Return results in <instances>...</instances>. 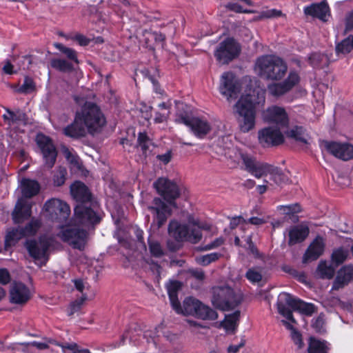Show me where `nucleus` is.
I'll use <instances>...</instances> for the list:
<instances>
[{
  "instance_id": "cd10ccee",
  "label": "nucleus",
  "mask_w": 353,
  "mask_h": 353,
  "mask_svg": "<svg viewBox=\"0 0 353 353\" xmlns=\"http://www.w3.org/2000/svg\"><path fill=\"white\" fill-rule=\"evenodd\" d=\"M13 221L20 223L31 216V206L26 199L21 198L16 203L14 210L12 213Z\"/></svg>"
},
{
  "instance_id": "2f4dec72",
  "label": "nucleus",
  "mask_w": 353,
  "mask_h": 353,
  "mask_svg": "<svg viewBox=\"0 0 353 353\" xmlns=\"http://www.w3.org/2000/svg\"><path fill=\"white\" fill-rule=\"evenodd\" d=\"M23 237H24V233L21 230V227L8 230L5 236V250H8L14 246Z\"/></svg>"
},
{
  "instance_id": "7c9ffc66",
  "label": "nucleus",
  "mask_w": 353,
  "mask_h": 353,
  "mask_svg": "<svg viewBox=\"0 0 353 353\" xmlns=\"http://www.w3.org/2000/svg\"><path fill=\"white\" fill-rule=\"evenodd\" d=\"M21 193L24 198H32L37 194L40 190V185L37 181L23 179L21 181Z\"/></svg>"
},
{
  "instance_id": "864d4df0",
  "label": "nucleus",
  "mask_w": 353,
  "mask_h": 353,
  "mask_svg": "<svg viewBox=\"0 0 353 353\" xmlns=\"http://www.w3.org/2000/svg\"><path fill=\"white\" fill-rule=\"evenodd\" d=\"M325 321L323 316H319L312 321V327L316 330V332L323 333L325 332L324 328Z\"/></svg>"
},
{
  "instance_id": "13d9d810",
  "label": "nucleus",
  "mask_w": 353,
  "mask_h": 353,
  "mask_svg": "<svg viewBox=\"0 0 353 353\" xmlns=\"http://www.w3.org/2000/svg\"><path fill=\"white\" fill-rule=\"evenodd\" d=\"M291 337L294 343L298 346L299 348H301L303 346V342L302 340V336L297 330L291 333Z\"/></svg>"
},
{
  "instance_id": "603ef678",
  "label": "nucleus",
  "mask_w": 353,
  "mask_h": 353,
  "mask_svg": "<svg viewBox=\"0 0 353 353\" xmlns=\"http://www.w3.org/2000/svg\"><path fill=\"white\" fill-rule=\"evenodd\" d=\"M86 299V296L83 295L79 300L72 302L68 309V316L73 315L75 312L79 311L83 301Z\"/></svg>"
},
{
  "instance_id": "4c0bfd02",
  "label": "nucleus",
  "mask_w": 353,
  "mask_h": 353,
  "mask_svg": "<svg viewBox=\"0 0 353 353\" xmlns=\"http://www.w3.org/2000/svg\"><path fill=\"white\" fill-rule=\"evenodd\" d=\"M138 146L145 157L151 152L153 143L145 132H139L137 138Z\"/></svg>"
},
{
  "instance_id": "3c124183",
  "label": "nucleus",
  "mask_w": 353,
  "mask_h": 353,
  "mask_svg": "<svg viewBox=\"0 0 353 353\" xmlns=\"http://www.w3.org/2000/svg\"><path fill=\"white\" fill-rule=\"evenodd\" d=\"M281 210L285 214H294L301 212V206L298 203H294L288 205H281L279 207Z\"/></svg>"
},
{
  "instance_id": "4d7b16f0",
  "label": "nucleus",
  "mask_w": 353,
  "mask_h": 353,
  "mask_svg": "<svg viewBox=\"0 0 353 353\" xmlns=\"http://www.w3.org/2000/svg\"><path fill=\"white\" fill-rule=\"evenodd\" d=\"M10 281V275L9 272L5 268L0 269V283L3 285L8 284Z\"/></svg>"
},
{
  "instance_id": "6ab92c4d",
  "label": "nucleus",
  "mask_w": 353,
  "mask_h": 353,
  "mask_svg": "<svg viewBox=\"0 0 353 353\" xmlns=\"http://www.w3.org/2000/svg\"><path fill=\"white\" fill-rule=\"evenodd\" d=\"M264 120L269 123L276 124L279 128H287L289 124V117L283 107L272 105L269 107L264 112Z\"/></svg>"
},
{
  "instance_id": "69168bd1",
  "label": "nucleus",
  "mask_w": 353,
  "mask_h": 353,
  "mask_svg": "<svg viewBox=\"0 0 353 353\" xmlns=\"http://www.w3.org/2000/svg\"><path fill=\"white\" fill-rule=\"evenodd\" d=\"M245 248L248 250V251L250 254H252L254 257L259 256V252L258 249L256 248V247L255 246V245L254 244V243H250Z\"/></svg>"
},
{
  "instance_id": "9b49d317",
  "label": "nucleus",
  "mask_w": 353,
  "mask_h": 353,
  "mask_svg": "<svg viewBox=\"0 0 353 353\" xmlns=\"http://www.w3.org/2000/svg\"><path fill=\"white\" fill-rule=\"evenodd\" d=\"M179 314L192 315L203 320H216L218 317L215 310L191 296L185 299Z\"/></svg>"
},
{
  "instance_id": "774afa93",
  "label": "nucleus",
  "mask_w": 353,
  "mask_h": 353,
  "mask_svg": "<svg viewBox=\"0 0 353 353\" xmlns=\"http://www.w3.org/2000/svg\"><path fill=\"white\" fill-rule=\"evenodd\" d=\"M346 28L348 30L353 28V10L347 17Z\"/></svg>"
},
{
  "instance_id": "de8ad7c7",
  "label": "nucleus",
  "mask_w": 353,
  "mask_h": 353,
  "mask_svg": "<svg viewBox=\"0 0 353 353\" xmlns=\"http://www.w3.org/2000/svg\"><path fill=\"white\" fill-rule=\"evenodd\" d=\"M347 257V251L342 248L334 250L332 254V260L336 265L343 263Z\"/></svg>"
},
{
  "instance_id": "7ed1b4c3",
  "label": "nucleus",
  "mask_w": 353,
  "mask_h": 353,
  "mask_svg": "<svg viewBox=\"0 0 353 353\" xmlns=\"http://www.w3.org/2000/svg\"><path fill=\"white\" fill-rule=\"evenodd\" d=\"M256 71L261 78L279 81L288 71L287 63L283 59L275 55H263L256 61Z\"/></svg>"
},
{
  "instance_id": "393cba45",
  "label": "nucleus",
  "mask_w": 353,
  "mask_h": 353,
  "mask_svg": "<svg viewBox=\"0 0 353 353\" xmlns=\"http://www.w3.org/2000/svg\"><path fill=\"white\" fill-rule=\"evenodd\" d=\"M325 243L323 237L317 236L310 243L303 256V263H307L316 260L324 251Z\"/></svg>"
},
{
  "instance_id": "49530a36",
  "label": "nucleus",
  "mask_w": 353,
  "mask_h": 353,
  "mask_svg": "<svg viewBox=\"0 0 353 353\" xmlns=\"http://www.w3.org/2000/svg\"><path fill=\"white\" fill-rule=\"evenodd\" d=\"M35 90V84L32 78L26 77L23 83L18 88L17 92L22 94H28Z\"/></svg>"
},
{
  "instance_id": "1a4fd4ad",
  "label": "nucleus",
  "mask_w": 353,
  "mask_h": 353,
  "mask_svg": "<svg viewBox=\"0 0 353 353\" xmlns=\"http://www.w3.org/2000/svg\"><path fill=\"white\" fill-rule=\"evenodd\" d=\"M175 122L188 127L192 134L199 139H203L212 130L209 121L204 117H192L188 112H179Z\"/></svg>"
},
{
  "instance_id": "a19ab883",
  "label": "nucleus",
  "mask_w": 353,
  "mask_h": 353,
  "mask_svg": "<svg viewBox=\"0 0 353 353\" xmlns=\"http://www.w3.org/2000/svg\"><path fill=\"white\" fill-rule=\"evenodd\" d=\"M307 352L308 353H327V348L324 341L310 338Z\"/></svg>"
},
{
  "instance_id": "052dcab7",
  "label": "nucleus",
  "mask_w": 353,
  "mask_h": 353,
  "mask_svg": "<svg viewBox=\"0 0 353 353\" xmlns=\"http://www.w3.org/2000/svg\"><path fill=\"white\" fill-rule=\"evenodd\" d=\"M74 40L77 41L79 45L82 46H85L89 44L90 39L85 37L84 35L81 34H77L74 37Z\"/></svg>"
},
{
  "instance_id": "aec40b11",
  "label": "nucleus",
  "mask_w": 353,
  "mask_h": 353,
  "mask_svg": "<svg viewBox=\"0 0 353 353\" xmlns=\"http://www.w3.org/2000/svg\"><path fill=\"white\" fill-rule=\"evenodd\" d=\"M325 148L335 157L343 161L353 159V145L347 143L326 142Z\"/></svg>"
},
{
  "instance_id": "8fccbe9b",
  "label": "nucleus",
  "mask_w": 353,
  "mask_h": 353,
  "mask_svg": "<svg viewBox=\"0 0 353 353\" xmlns=\"http://www.w3.org/2000/svg\"><path fill=\"white\" fill-rule=\"evenodd\" d=\"M67 175V170L64 168H59L53 176L54 184L56 186H61L64 184Z\"/></svg>"
},
{
  "instance_id": "680f3d73",
  "label": "nucleus",
  "mask_w": 353,
  "mask_h": 353,
  "mask_svg": "<svg viewBox=\"0 0 353 353\" xmlns=\"http://www.w3.org/2000/svg\"><path fill=\"white\" fill-rule=\"evenodd\" d=\"M245 223H250L255 225H260L265 223V220L259 217H251L248 220H246Z\"/></svg>"
},
{
  "instance_id": "6e6d98bb",
  "label": "nucleus",
  "mask_w": 353,
  "mask_h": 353,
  "mask_svg": "<svg viewBox=\"0 0 353 353\" xmlns=\"http://www.w3.org/2000/svg\"><path fill=\"white\" fill-rule=\"evenodd\" d=\"M9 349L12 350L14 353L20 352H27L28 348V343H16L11 344Z\"/></svg>"
},
{
  "instance_id": "58836bf2",
  "label": "nucleus",
  "mask_w": 353,
  "mask_h": 353,
  "mask_svg": "<svg viewBox=\"0 0 353 353\" xmlns=\"http://www.w3.org/2000/svg\"><path fill=\"white\" fill-rule=\"evenodd\" d=\"M148 247L150 254L156 258H160L165 254V251L161 243L150 236L148 239Z\"/></svg>"
},
{
  "instance_id": "79ce46f5",
  "label": "nucleus",
  "mask_w": 353,
  "mask_h": 353,
  "mask_svg": "<svg viewBox=\"0 0 353 353\" xmlns=\"http://www.w3.org/2000/svg\"><path fill=\"white\" fill-rule=\"evenodd\" d=\"M222 256V254L219 252H212L196 258V261L198 264L207 266L211 263L218 261Z\"/></svg>"
},
{
  "instance_id": "ea45409f",
  "label": "nucleus",
  "mask_w": 353,
  "mask_h": 353,
  "mask_svg": "<svg viewBox=\"0 0 353 353\" xmlns=\"http://www.w3.org/2000/svg\"><path fill=\"white\" fill-rule=\"evenodd\" d=\"M51 66L53 68L63 72H69L74 70V66L70 61L61 59H52Z\"/></svg>"
},
{
  "instance_id": "a211bd4d",
  "label": "nucleus",
  "mask_w": 353,
  "mask_h": 353,
  "mask_svg": "<svg viewBox=\"0 0 353 353\" xmlns=\"http://www.w3.org/2000/svg\"><path fill=\"white\" fill-rule=\"evenodd\" d=\"M281 128L273 126L264 128L259 131V143L263 148L277 146L284 142V136Z\"/></svg>"
},
{
  "instance_id": "c85d7f7f",
  "label": "nucleus",
  "mask_w": 353,
  "mask_h": 353,
  "mask_svg": "<svg viewBox=\"0 0 353 353\" xmlns=\"http://www.w3.org/2000/svg\"><path fill=\"white\" fill-rule=\"evenodd\" d=\"M309 232L310 230L307 225L301 224L291 227L288 231V245L292 246L302 243L309 235Z\"/></svg>"
},
{
  "instance_id": "2eb2a0df",
  "label": "nucleus",
  "mask_w": 353,
  "mask_h": 353,
  "mask_svg": "<svg viewBox=\"0 0 353 353\" xmlns=\"http://www.w3.org/2000/svg\"><path fill=\"white\" fill-rule=\"evenodd\" d=\"M36 143L43 155L45 165L52 168L57 157V151L52 139L43 134H38L36 137Z\"/></svg>"
},
{
  "instance_id": "9d476101",
  "label": "nucleus",
  "mask_w": 353,
  "mask_h": 353,
  "mask_svg": "<svg viewBox=\"0 0 353 353\" xmlns=\"http://www.w3.org/2000/svg\"><path fill=\"white\" fill-rule=\"evenodd\" d=\"M239 303L240 301L230 287L225 285L212 288V303L216 308L228 311L237 306Z\"/></svg>"
},
{
  "instance_id": "bb28decb",
  "label": "nucleus",
  "mask_w": 353,
  "mask_h": 353,
  "mask_svg": "<svg viewBox=\"0 0 353 353\" xmlns=\"http://www.w3.org/2000/svg\"><path fill=\"white\" fill-rule=\"evenodd\" d=\"M304 13L306 15L326 21L327 15H329L330 13V8L327 3L323 1L320 3H312L309 6L305 7Z\"/></svg>"
},
{
  "instance_id": "0e129e2a",
  "label": "nucleus",
  "mask_w": 353,
  "mask_h": 353,
  "mask_svg": "<svg viewBox=\"0 0 353 353\" xmlns=\"http://www.w3.org/2000/svg\"><path fill=\"white\" fill-rule=\"evenodd\" d=\"M228 8L236 12H248L247 10H243L241 6L239 5L238 3H229L228 5Z\"/></svg>"
},
{
  "instance_id": "37998d69",
  "label": "nucleus",
  "mask_w": 353,
  "mask_h": 353,
  "mask_svg": "<svg viewBox=\"0 0 353 353\" xmlns=\"http://www.w3.org/2000/svg\"><path fill=\"white\" fill-rule=\"evenodd\" d=\"M54 46L64 54L69 60L73 61L76 64H79V61L77 58V53L76 50L72 48H68L60 43H54Z\"/></svg>"
},
{
  "instance_id": "dca6fc26",
  "label": "nucleus",
  "mask_w": 353,
  "mask_h": 353,
  "mask_svg": "<svg viewBox=\"0 0 353 353\" xmlns=\"http://www.w3.org/2000/svg\"><path fill=\"white\" fill-rule=\"evenodd\" d=\"M300 81L299 74L291 70L287 78L279 83H272L268 85L269 94L274 97H281L291 91Z\"/></svg>"
},
{
  "instance_id": "72a5a7b5",
  "label": "nucleus",
  "mask_w": 353,
  "mask_h": 353,
  "mask_svg": "<svg viewBox=\"0 0 353 353\" xmlns=\"http://www.w3.org/2000/svg\"><path fill=\"white\" fill-rule=\"evenodd\" d=\"M269 174L271 179L276 184H281L287 180V176L278 167L267 163L264 170V176Z\"/></svg>"
},
{
  "instance_id": "f704fd0d",
  "label": "nucleus",
  "mask_w": 353,
  "mask_h": 353,
  "mask_svg": "<svg viewBox=\"0 0 353 353\" xmlns=\"http://www.w3.org/2000/svg\"><path fill=\"white\" fill-rule=\"evenodd\" d=\"M335 270L331 264L325 261H321L316 268L317 276L323 279H331L334 275Z\"/></svg>"
},
{
  "instance_id": "c03bdc74",
  "label": "nucleus",
  "mask_w": 353,
  "mask_h": 353,
  "mask_svg": "<svg viewBox=\"0 0 353 353\" xmlns=\"http://www.w3.org/2000/svg\"><path fill=\"white\" fill-rule=\"evenodd\" d=\"M41 225V222L39 219H32L24 228H21L24 236L34 235Z\"/></svg>"
},
{
  "instance_id": "a18cd8bd",
  "label": "nucleus",
  "mask_w": 353,
  "mask_h": 353,
  "mask_svg": "<svg viewBox=\"0 0 353 353\" xmlns=\"http://www.w3.org/2000/svg\"><path fill=\"white\" fill-rule=\"evenodd\" d=\"M353 49V36H349L336 46V52L337 54H347Z\"/></svg>"
},
{
  "instance_id": "473e14b6",
  "label": "nucleus",
  "mask_w": 353,
  "mask_h": 353,
  "mask_svg": "<svg viewBox=\"0 0 353 353\" xmlns=\"http://www.w3.org/2000/svg\"><path fill=\"white\" fill-rule=\"evenodd\" d=\"M7 114L3 115V119L6 124L11 126L14 124H19L25 121L26 114L20 110L12 111L8 108L6 109Z\"/></svg>"
},
{
  "instance_id": "6e6552de",
  "label": "nucleus",
  "mask_w": 353,
  "mask_h": 353,
  "mask_svg": "<svg viewBox=\"0 0 353 353\" xmlns=\"http://www.w3.org/2000/svg\"><path fill=\"white\" fill-rule=\"evenodd\" d=\"M71 223L73 228H63L59 236L63 241L69 243L73 248L83 250L85 248L88 239V231L86 229H89L95 225L88 227L76 225L74 224L72 219Z\"/></svg>"
},
{
  "instance_id": "ddd939ff",
  "label": "nucleus",
  "mask_w": 353,
  "mask_h": 353,
  "mask_svg": "<svg viewBox=\"0 0 353 353\" xmlns=\"http://www.w3.org/2000/svg\"><path fill=\"white\" fill-rule=\"evenodd\" d=\"M43 209L50 219L60 223L65 221L70 214L69 205L58 199H51L47 201L44 204Z\"/></svg>"
},
{
  "instance_id": "bf43d9fd",
  "label": "nucleus",
  "mask_w": 353,
  "mask_h": 353,
  "mask_svg": "<svg viewBox=\"0 0 353 353\" xmlns=\"http://www.w3.org/2000/svg\"><path fill=\"white\" fill-rule=\"evenodd\" d=\"M150 265V270L155 274L156 277L159 279L160 278L161 267L157 263L152 261L149 263Z\"/></svg>"
},
{
  "instance_id": "f8f14e48",
  "label": "nucleus",
  "mask_w": 353,
  "mask_h": 353,
  "mask_svg": "<svg viewBox=\"0 0 353 353\" xmlns=\"http://www.w3.org/2000/svg\"><path fill=\"white\" fill-rule=\"evenodd\" d=\"M240 52V45L233 38L228 37L219 43L214 56L219 62L227 64L237 57Z\"/></svg>"
},
{
  "instance_id": "e2e57ef3",
  "label": "nucleus",
  "mask_w": 353,
  "mask_h": 353,
  "mask_svg": "<svg viewBox=\"0 0 353 353\" xmlns=\"http://www.w3.org/2000/svg\"><path fill=\"white\" fill-rule=\"evenodd\" d=\"M29 346H33L37 347L38 350H46L49 347L48 345L46 343H41V342H37V341H32L28 343V347Z\"/></svg>"
},
{
  "instance_id": "09e8293b",
  "label": "nucleus",
  "mask_w": 353,
  "mask_h": 353,
  "mask_svg": "<svg viewBox=\"0 0 353 353\" xmlns=\"http://www.w3.org/2000/svg\"><path fill=\"white\" fill-rule=\"evenodd\" d=\"M245 277L252 283H256L262 280V274L256 268L248 269L245 274Z\"/></svg>"
},
{
  "instance_id": "f3484780",
  "label": "nucleus",
  "mask_w": 353,
  "mask_h": 353,
  "mask_svg": "<svg viewBox=\"0 0 353 353\" xmlns=\"http://www.w3.org/2000/svg\"><path fill=\"white\" fill-rule=\"evenodd\" d=\"M241 91V85L232 72H223L220 79L219 92L228 101L236 99Z\"/></svg>"
},
{
  "instance_id": "e433bc0d",
  "label": "nucleus",
  "mask_w": 353,
  "mask_h": 353,
  "mask_svg": "<svg viewBox=\"0 0 353 353\" xmlns=\"http://www.w3.org/2000/svg\"><path fill=\"white\" fill-rule=\"evenodd\" d=\"M240 317V311L236 310L232 314L225 316V320L221 325L228 332H234Z\"/></svg>"
},
{
  "instance_id": "39448f33",
  "label": "nucleus",
  "mask_w": 353,
  "mask_h": 353,
  "mask_svg": "<svg viewBox=\"0 0 353 353\" xmlns=\"http://www.w3.org/2000/svg\"><path fill=\"white\" fill-rule=\"evenodd\" d=\"M276 305L279 313L292 323H296V321L287 305L307 316H311L315 312L314 304L305 303L287 292H282L279 295Z\"/></svg>"
},
{
  "instance_id": "b1692460",
  "label": "nucleus",
  "mask_w": 353,
  "mask_h": 353,
  "mask_svg": "<svg viewBox=\"0 0 353 353\" xmlns=\"http://www.w3.org/2000/svg\"><path fill=\"white\" fill-rule=\"evenodd\" d=\"M149 210L156 214L155 221L158 229L165 223L172 213L171 209L160 198L154 199L153 205L149 207Z\"/></svg>"
},
{
  "instance_id": "f03ea898",
  "label": "nucleus",
  "mask_w": 353,
  "mask_h": 353,
  "mask_svg": "<svg viewBox=\"0 0 353 353\" xmlns=\"http://www.w3.org/2000/svg\"><path fill=\"white\" fill-rule=\"evenodd\" d=\"M265 102L264 92L254 90L241 97L235 104V114L239 128L243 132H248L255 125L256 105Z\"/></svg>"
},
{
  "instance_id": "5fc2aeb1",
  "label": "nucleus",
  "mask_w": 353,
  "mask_h": 353,
  "mask_svg": "<svg viewBox=\"0 0 353 353\" xmlns=\"http://www.w3.org/2000/svg\"><path fill=\"white\" fill-rule=\"evenodd\" d=\"M225 242V239L223 237H219L214 239L210 243H208L201 248L202 251H208L217 248L222 245Z\"/></svg>"
},
{
  "instance_id": "20e7f679",
  "label": "nucleus",
  "mask_w": 353,
  "mask_h": 353,
  "mask_svg": "<svg viewBox=\"0 0 353 353\" xmlns=\"http://www.w3.org/2000/svg\"><path fill=\"white\" fill-rule=\"evenodd\" d=\"M79 119L85 125L89 134L94 135L101 132L106 124V119L100 107L94 102L86 101L76 112Z\"/></svg>"
},
{
  "instance_id": "412c9836",
  "label": "nucleus",
  "mask_w": 353,
  "mask_h": 353,
  "mask_svg": "<svg viewBox=\"0 0 353 353\" xmlns=\"http://www.w3.org/2000/svg\"><path fill=\"white\" fill-rule=\"evenodd\" d=\"M239 155L246 171L257 179L264 176L267 163L258 161L256 158L247 153L240 152Z\"/></svg>"
},
{
  "instance_id": "423d86ee",
  "label": "nucleus",
  "mask_w": 353,
  "mask_h": 353,
  "mask_svg": "<svg viewBox=\"0 0 353 353\" xmlns=\"http://www.w3.org/2000/svg\"><path fill=\"white\" fill-rule=\"evenodd\" d=\"M189 223L192 225L181 224L175 220H172L168 225L169 234L177 241L197 243L202 239L201 229L204 227L199 225L196 221L192 223L189 220Z\"/></svg>"
},
{
  "instance_id": "0eeeda50",
  "label": "nucleus",
  "mask_w": 353,
  "mask_h": 353,
  "mask_svg": "<svg viewBox=\"0 0 353 353\" xmlns=\"http://www.w3.org/2000/svg\"><path fill=\"white\" fill-rule=\"evenodd\" d=\"M52 241L46 236H41L38 239H28L24 243L29 256L34 261H40L41 265H45L50 257V249Z\"/></svg>"
},
{
  "instance_id": "4be33fe9",
  "label": "nucleus",
  "mask_w": 353,
  "mask_h": 353,
  "mask_svg": "<svg viewBox=\"0 0 353 353\" xmlns=\"http://www.w3.org/2000/svg\"><path fill=\"white\" fill-rule=\"evenodd\" d=\"M30 291L23 283L15 282L10 289V302L16 305H24L30 299Z\"/></svg>"
},
{
  "instance_id": "f257e3e1",
  "label": "nucleus",
  "mask_w": 353,
  "mask_h": 353,
  "mask_svg": "<svg viewBox=\"0 0 353 353\" xmlns=\"http://www.w3.org/2000/svg\"><path fill=\"white\" fill-rule=\"evenodd\" d=\"M70 193L78 202L74 210V224L85 227L99 224L102 217L88 187L81 181H75L70 185Z\"/></svg>"
},
{
  "instance_id": "c9c22d12",
  "label": "nucleus",
  "mask_w": 353,
  "mask_h": 353,
  "mask_svg": "<svg viewBox=\"0 0 353 353\" xmlns=\"http://www.w3.org/2000/svg\"><path fill=\"white\" fill-rule=\"evenodd\" d=\"M286 135L288 137L294 139L296 141L305 144L307 143L308 134L302 126H294L286 132Z\"/></svg>"
},
{
  "instance_id": "5701e85b",
  "label": "nucleus",
  "mask_w": 353,
  "mask_h": 353,
  "mask_svg": "<svg viewBox=\"0 0 353 353\" xmlns=\"http://www.w3.org/2000/svg\"><path fill=\"white\" fill-rule=\"evenodd\" d=\"M353 282V265L342 266L337 272L332 283V290H339Z\"/></svg>"
},
{
  "instance_id": "4468645a",
  "label": "nucleus",
  "mask_w": 353,
  "mask_h": 353,
  "mask_svg": "<svg viewBox=\"0 0 353 353\" xmlns=\"http://www.w3.org/2000/svg\"><path fill=\"white\" fill-rule=\"evenodd\" d=\"M159 194L170 204L175 205V200L180 196V190L176 183L161 177L159 178L153 184Z\"/></svg>"
},
{
  "instance_id": "a878e982",
  "label": "nucleus",
  "mask_w": 353,
  "mask_h": 353,
  "mask_svg": "<svg viewBox=\"0 0 353 353\" xmlns=\"http://www.w3.org/2000/svg\"><path fill=\"white\" fill-rule=\"evenodd\" d=\"M63 133L66 137L78 139L85 137L88 132L85 125L83 123L81 120L79 119V117L75 113L73 122L63 129Z\"/></svg>"
},
{
  "instance_id": "338daca9",
  "label": "nucleus",
  "mask_w": 353,
  "mask_h": 353,
  "mask_svg": "<svg viewBox=\"0 0 353 353\" xmlns=\"http://www.w3.org/2000/svg\"><path fill=\"white\" fill-rule=\"evenodd\" d=\"M168 114L160 113L157 112L154 117V122L157 123H161L165 121L167 119Z\"/></svg>"
},
{
  "instance_id": "c756f323",
  "label": "nucleus",
  "mask_w": 353,
  "mask_h": 353,
  "mask_svg": "<svg viewBox=\"0 0 353 353\" xmlns=\"http://www.w3.org/2000/svg\"><path fill=\"white\" fill-rule=\"evenodd\" d=\"M166 288L172 308L176 313H180L182 309L178 299V292L181 288V283L178 281H172L167 285Z\"/></svg>"
}]
</instances>
